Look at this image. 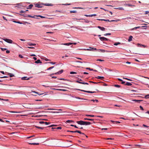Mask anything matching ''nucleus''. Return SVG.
Masks as SVG:
<instances>
[{
  "mask_svg": "<svg viewBox=\"0 0 149 149\" xmlns=\"http://www.w3.org/2000/svg\"><path fill=\"white\" fill-rule=\"evenodd\" d=\"M107 130V128H102L101 129V130Z\"/></svg>",
  "mask_w": 149,
  "mask_h": 149,
  "instance_id": "nucleus-62",
  "label": "nucleus"
},
{
  "mask_svg": "<svg viewBox=\"0 0 149 149\" xmlns=\"http://www.w3.org/2000/svg\"><path fill=\"white\" fill-rule=\"evenodd\" d=\"M36 127L37 128H38V129H41L42 130L44 128L43 127H39L38 126H36Z\"/></svg>",
  "mask_w": 149,
  "mask_h": 149,
  "instance_id": "nucleus-29",
  "label": "nucleus"
},
{
  "mask_svg": "<svg viewBox=\"0 0 149 149\" xmlns=\"http://www.w3.org/2000/svg\"><path fill=\"white\" fill-rule=\"evenodd\" d=\"M32 92H33V93H36L38 94L39 95H42V94H43V93H39V92H36V91H32Z\"/></svg>",
  "mask_w": 149,
  "mask_h": 149,
  "instance_id": "nucleus-15",
  "label": "nucleus"
},
{
  "mask_svg": "<svg viewBox=\"0 0 149 149\" xmlns=\"http://www.w3.org/2000/svg\"><path fill=\"white\" fill-rule=\"evenodd\" d=\"M39 123L40 124H43L45 123L46 125H48L49 124H50V123H47V122H39Z\"/></svg>",
  "mask_w": 149,
  "mask_h": 149,
  "instance_id": "nucleus-8",
  "label": "nucleus"
},
{
  "mask_svg": "<svg viewBox=\"0 0 149 149\" xmlns=\"http://www.w3.org/2000/svg\"><path fill=\"white\" fill-rule=\"evenodd\" d=\"M120 43L119 42H116V43H114L113 45H119V44H120Z\"/></svg>",
  "mask_w": 149,
  "mask_h": 149,
  "instance_id": "nucleus-31",
  "label": "nucleus"
},
{
  "mask_svg": "<svg viewBox=\"0 0 149 149\" xmlns=\"http://www.w3.org/2000/svg\"><path fill=\"white\" fill-rule=\"evenodd\" d=\"M37 16V17H40L41 18H45V17H44V16H42L40 15H39Z\"/></svg>",
  "mask_w": 149,
  "mask_h": 149,
  "instance_id": "nucleus-39",
  "label": "nucleus"
},
{
  "mask_svg": "<svg viewBox=\"0 0 149 149\" xmlns=\"http://www.w3.org/2000/svg\"><path fill=\"white\" fill-rule=\"evenodd\" d=\"M19 58H23V56H22V55H19Z\"/></svg>",
  "mask_w": 149,
  "mask_h": 149,
  "instance_id": "nucleus-52",
  "label": "nucleus"
},
{
  "mask_svg": "<svg viewBox=\"0 0 149 149\" xmlns=\"http://www.w3.org/2000/svg\"><path fill=\"white\" fill-rule=\"evenodd\" d=\"M35 16H31V15H28V17H32V18H35Z\"/></svg>",
  "mask_w": 149,
  "mask_h": 149,
  "instance_id": "nucleus-44",
  "label": "nucleus"
},
{
  "mask_svg": "<svg viewBox=\"0 0 149 149\" xmlns=\"http://www.w3.org/2000/svg\"><path fill=\"white\" fill-rule=\"evenodd\" d=\"M97 28L100 29V30L102 31H104L105 30V28H104L102 27H101L99 26H98Z\"/></svg>",
  "mask_w": 149,
  "mask_h": 149,
  "instance_id": "nucleus-14",
  "label": "nucleus"
},
{
  "mask_svg": "<svg viewBox=\"0 0 149 149\" xmlns=\"http://www.w3.org/2000/svg\"><path fill=\"white\" fill-rule=\"evenodd\" d=\"M20 13H26V11H24L23 10H21V11H20Z\"/></svg>",
  "mask_w": 149,
  "mask_h": 149,
  "instance_id": "nucleus-47",
  "label": "nucleus"
},
{
  "mask_svg": "<svg viewBox=\"0 0 149 149\" xmlns=\"http://www.w3.org/2000/svg\"><path fill=\"white\" fill-rule=\"evenodd\" d=\"M45 6H53V4H49V3H45L44 4Z\"/></svg>",
  "mask_w": 149,
  "mask_h": 149,
  "instance_id": "nucleus-21",
  "label": "nucleus"
},
{
  "mask_svg": "<svg viewBox=\"0 0 149 149\" xmlns=\"http://www.w3.org/2000/svg\"><path fill=\"white\" fill-rule=\"evenodd\" d=\"M115 9H119V10H124V8L122 7H119V8H116Z\"/></svg>",
  "mask_w": 149,
  "mask_h": 149,
  "instance_id": "nucleus-28",
  "label": "nucleus"
},
{
  "mask_svg": "<svg viewBox=\"0 0 149 149\" xmlns=\"http://www.w3.org/2000/svg\"><path fill=\"white\" fill-rule=\"evenodd\" d=\"M22 15L24 17H28V15H25L24 14H22V15Z\"/></svg>",
  "mask_w": 149,
  "mask_h": 149,
  "instance_id": "nucleus-50",
  "label": "nucleus"
},
{
  "mask_svg": "<svg viewBox=\"0 0 149 149\" xmlns=\"http://www.w3.org/2000/svg\"><path fill=\"white\" fill-rule=\"evenodd\" d=\"M89 82H90L93 83L95 84H98V83H99V82H93V81H89Z\"/></svg>",
  "mask_w": 149,
  "mask_h": 149,
  "instance_id": "nucleus-51",
  "label": "nucleus"
},
{
  "mask_svg": "<svg viewBox=\"0 0 149 149\" xmlns=\"http://www.w3.org/2000/svg\"><path fill=\"white\" fill-rule=\"evenodd\" d=\"M73 44L72 43L70 42L69 43H63L61 44L62 45H65L69 46Z\"/></svg>",
  "mask_w": 149,
  "mask_h": 149,
  "instance_id": "nucleus-12",
  "label": "nucleus"
},
{
  "mask_svg": "<svg viewBox=\"0 0 149 149\" xmlns=\"http://www.w3.org/2000/svg\"><path fill=\"white\" fill-rule=\"evenodd\" d=\"M84 120H94V119H93L92 118H90V117L88 118H84Z\"/></svg>",
  "mask_w": 149,
  "mask_h": 149,
  "instance_id": "nucleus-13",
  "label": "nucleus"
},
{
  "mask_svg": "<svg viewBox=\"0 0 149 149\" xmlns=\"http://www.w3.org/2000/svg\"><path fill=\"white\" fill-rule=\"evenodd\" d=\"M57 126V125H50V126H48V127H54V126Z\"/></svg>",
  "mask_w": 149,
  "mask_h": 149,
  "instance_id": "nucleus-37",
  "label": "nucleus"
},
{
  "mask_svg": "<svg viewBox=\"0 0 149 149\" xmlns=\"http://www.w3.org/2000/svg\"><path fill=\"white\" fill-rule=\"evenodd\" d=\"M74 132H77L80 134H81V132L80 131H79V130H76L75 131H74Z\"/></svg>",
  "mask_w": 149,
  "mask_h": 149,
  "instance_id": "nucleus-34",
  "label": "nucleus"
},
{
  "mask_svg": "<svg viewBox=\"0 0 149 149\" xmlns=\"http://www.w3.org/2000/svg\"><path fill=\"white\" fill-rule=\"evenodd\" d=\"M43 4H39L37 3L35 4V6L36 7H38V8H42L43 7Z\"/></svg>",
  "mask_w": 149,
  "mask_h": 149,
  "instance_id": "nucleus-3",
  "label": "nucleus"
},
{
  "mask_svg": "<svg viewBox=\"0 0 149 149\" xmlns=\"http://www.w3.org/2000/svg\"><path fill=\"white\" fill-rule=\"evenodd\" d=\"M78 124L81 125H88L91 124V123L89 122H77Z\"/></svg>",
  "mask_w": 149,
  "mask_h": 149,
  "instance_id": "nucleus-1",
  "label": "nucleus"
},
{
  "mask_svg": "<svg viewBox=\"0 0 149 149\" xmlns=\"http://www.w3.org/2000/svg\"><path fill=\"white\" fill-rule=\"evenodd\" d=\"M86 69H88L89 70H91V71H93V69H91L90 68H86Z\"/></svg>",
  "mask_w": 149,
  "mask_h": 149,
  "instance_id": "nucleus-43",
  "label": "nucleus"
},
{
  "mask_svg": "<svg viewBox=\"0 0 149 149\" xmlns=\"http://www.w3.org/2000/svg\"><path fill=\"white\" fill-rule=\"evenodd\" d=\"M127 5L129 7H132L134 6V5H132L131 4H127Z\"/></svg>",
  "mask_w": 149,
  "mask_h": 149,
  "instance_id": "nucleus-46",
  "label": "nucleus"
},
{
  "mask_svg": "<svg viewBox=\"0 0 149 149\" xmlns=\"http://www.w3.org/2000/svg\"><path fill=\"white\" fill-rule=\"evenodd\" d=\"M8 74L9 75L10 77H12L14 76V75L13 74L11 73H9Z\"/></svg>",
  "mask_w": 149,
  "mask_h": 149,
  "instance_id": "nucleus-30",
  "label": "nucleus"
},
{
  "mask_svg": "<svg viewBox=\"0 0 149 149\" xmlns=\"http://www.w3.org/2000/svg\"><path fill=\"white\" fill-rule=\"evenodd\" d=\"M97 61H104L103 60L100 59H97Z\"/></svg>",
  "mask_w": 149,
  "mask_h": 149,
  "instance_id": "nucleus-58",
  "label": "nucleus"
},
{
  "mask_svg": "<svg viewBox=\"0 0 149 149\" xmlns=\"http://www.w3.org/2000/svg\"><path fill=\"white\" fill-rule=\"evenodd\" d=\"M100 117H102V116H95V118L93 119H94V120H101L99 119V118Z\"/></svg>",
  "mask_w": 149,
  "mask_h": 149,
  "instance_id": "nucleus-7",
  "label": "nucleus"
},
{
  "mask_svg": "<svg viewBox=\"0 0 149 149\" xmlns=\"http://www.w3.org/2000/svg\"><path fill=\"white\" fill-rule=\"evenodd\" d=\"M104 21H106V22H110V21L109 19H104Z\"/></svg>",
  "mask_w": 149,
  "mask_h": 149,
  "instance_id": "nucleus-60",
  "label": "nucleus"
},
{
  "mask_svg": "<svg viewBox=\"0 0 149 149\" xmlns=\"http://www.w3.org/2000/svg\"><path fill=\"white\" fill-rule=\"evenodd\" d=\"M70 13H77V11L76 10H71L70 11Z\"/></svg>",
  "mask_w": 149,
  "mask_h": 149,
  "instance_id": "nucleus-33",
  "label": "nucleus"
},
{
  "mask_svg": "<svg viewBox=\"0 0 149 149\" xmlns=\"http://www.w3.org/2000/svg\"><path fill=\"white\" fill-rule=\"evenodd\" d=\"M28 44L30 46H35L36 45V44H34V43H28Z\"/></svg>",
  "mask_w": 149,
  "mask_h": 149,
  "instance_id": "nucleus-20",
  "label": "nucleus"
},
{
  "mask_svg": "<svg viewBox=\"0 0 149 149\" xmlns=\"http://www.w3.org/2000/svg\"><path fill=\"white\" fill-rule=\"evenodd\" d=\"M76 82L77 83H79L83 84H87V85H88V84L86 82H81L79 81H76Z\"/></svg>",
  "mask_w": 149,
  "mask_h": 149,
  "instance_id": "nucleus-11",
  "label": "nucleus"
},
{
  "mask_svg": "<svg viewBox=\"0 0 149 149\" xmlns=\"http://www.w3.org/2000/svg\"><path fill=\"white\" fill-rule=\"evenodd\" d=\"M125 85L131 86L132 85L131 83L129 82H127V83L125 84Z\"/></svg>",
  "mask_w": 149,
  "mask_h": 149,
  "instance_id": "nucleus-18",
  "label": "nucleus"
},
{
  "mask_svg": "<svg viewBox=\"0 0 149 149\" xmlns=\"http://www.w3.org/2000/svg\"><path fill=\"white\" fill-rule=\"evenodd\" d=\"M6 52L7 53H10V52L9 50H7L6 51Z\"/></svg>",
  "mask_w": 149,
  "mask_h": 149,
  "instance_id": "nucleus-63",
  "label": "nucleus"
},
{
  "mask_svg": "<svg viewBox=\"0 0 149 149\" xmlns=\"http://www.w3.org/2000/svg\"><path fill=\"white\" fill-rule=\"evenodd\" d=\"M111 123L110 124L111 126H112L114 124H118L120 123V122H111Z\"/></svg>",
  "mask_w": 149,
  "mask_h": 149,
  "instance_id": "nucleus-5",
  "label": "nucleus"
},
{
  "mask_svg": "<svg viewBox=\"0 0 149 149\" xmlns=\"http://www.w3.org/2000/svg\"><path fill=\"white\" fill-rule=\"evenodd\" d=\"M148 13H149V11H146L145 12V14H147Z\"/></svg>",
  "mask_w": 149,
  "mask_h": 149,
  "instance_id": "nucleus-64",
  "label": "nucleus"
},
{
  "mask_svg": "<svg viewBox=\"0 0 149 149\" xmlns=\"http://www.w3.org/2000/svg\"><path fill=\"white\" fill-rule=\"evenodd\" d=\"M55 90H58V91H67L66 90L63 89H55Z\"/></svg>",
  "mask_w": 149,
  "mask_h": 149,
  "instance_id": "nucleus-19",
  "label": "nucleus"
},
{
  "mask_svg": "<svg viewBox=\"0 0 149 149\" xmlns=\"http://www.w3.org/2000/svg\"><path fill=\"white\" fill-rule=\"evenodd\" d=\"M3 39L6 42L8 43H12L13 42V40L9 39L6 38Z\"/></svg>",
  "mask_w": 149,
  "mask_h": 149,
  "instance_id": "nucleus-2",
  "label": "nucleus"
},
{
  "mask_svg": "<svg viewBox=\"0 0 149 149\" xmlns=\"http://www.w3.org/2000/svg\"><path fill=\"white\" fill-rule=\"evenodd\" d=\"M56 129H62V127H58L56 128Z\"/></svg>",
  "mask_w": 149,
  "mask_h": 149,
  "instance_id": "nucleus-45",
  "label": "nucleus"
},
{
  "mask_svg": "<svg viewBox=\"0 0 149 149\" xmlns=\"http://www.w3.org/2000/svg\"><path fill=\"white\" fill-rule=\"evenodd\" d=\"M54 67V66H52V67H50L48 68L47 69V70H50L53 68Z\"/></svg>",
  "mask_w": 149,
  "mask_h": 149,
  "instance_id": "nucleus-36",
  "label": "nucleus"
},
{
  "mask_svg": "<svg viewBox=\"0 0 149 149\" xmlns=\"http://www.w3.org/2000/svg\"><path fill=\"white\" fill-rule=\"evenodd\" d=\"M132 101H134L136 102H137L138 103H140V102L142 101V100H133Z\"/></svg>",
  "mask_w": 149,
  "mask_h": 149,
  "instance_id": "nucleus-22",
  "label": "nucleus"
},
{
  "mask_svg": "<svg viewBox=\"0 0 149 149\" xmlns=\"http://www.w3.org/2000/svg\"><path fill=\"white\" fill-rule=\"evenodd\" d=\"M85 92L89 93H96V92L95 91H85Z\"/></svg>",
  "mask_w": 149,
  "mask_h": 149,
  "instance_id": "nucleus-27",
  "label": "nucleus"
},
{
  "mask_svg": "<svg viewBox=\"0 0 149 149\" xmlns=\"http://www.w3.org/2000/svg\"><path fill=\"white\" fill-rule=\"evenodd\" d=\"M1 49L3 51H4L6 50V48H1Z\"/></svg>",
  "mask_w": 149,
  "mask_h": 149,
  "instance_id": "nucleus-54",
  "label": "nucleus"
},
{
  "mask_svg": "<svg viewBox=\"0 0 149 149\" xmlns=\"http://www.w3.org/2000/svg\"><path fill=\"white\" fill-rule=\"evenodd\" d=\"M29 144L31 145H38L39 144L38 143H29Z\"/></svg>",
  "mask_w": 149,
  "mask_h": 149,
  "instance_id": "nucleus-25",
  "label": "nucleus"
},
{
  "mask_svg": "<svg viewBox=\"0 0 149 149\" xmlns=\"http://www.w3.org/2000/svg\"><path fill=\"white\" fill-rule=\"evenodd\" d=\"M45 60L46 61H50V60L49 59L47 58H45Z\"/></svg>",
  "mask_w": 149,
  "mask_h": 149,
  "instance_id": "nucleus-56",
  "label": "nucleus"
},
{
  "mask_svg": "<svg viewBox=\"0 0 149 149\" xmlns=\"http://www.w3.org/2000/svg\"><path fill=\"white\" fill-rule=\"evenodd\" d=\"M96 78H97V79H103L104 78V77H101V76H98L97 77H96Z\"/></svg>",
  "mask_w": 149,
  "mask_h": 149,
  "instance_id": "nucleus-26",
  "label": "nucleus"
},
{
  "mask_svg": "<svg viewBox=\"0 0 149 149\" xmlns=\"http://www.w3.org/2000/svg\"><path fill=\"white\" fill-rule=\"evenodd\" d=\"M139 107H140V109L141 110H143V107L141 106H140Z\"/></svg>",
  "mask_w": 149,
  "mask_h": 149,
  "instance_id": "nucleus-55",
  "label": "nucleus"
},
{
  "mask_svg": "<svg viewBox=\"0 0 149 149\" xmlns=\"http://www.w3.org/2000/svg\"><path fill=\"white\" fill-rule=\"evenodd\" d=\"M119 21H120V19H117L116 20H110V22H117Z\"/></svg>",
  "mask_w": 149,
  "mask_h": 149,
  "instance_id": "nucleus-35",
  "label": "nucleus"
},
{
  "mask_svg": "<svg viewBox=\"0 0 149 149\" xmlns=\"http://www.w3.org/2000/svg\"><path fill=\"white\" fill-rule=\"evenodd\" d=\"M114 86L115 87L117 88H119L120 87V86L118 85H114Z\"/></svg>",
  "mask_w": 149,
  "mask_h": 149,
  "instance_id": "nucleus-40",
  "label": "nucleus"
},
{
  "mask_svg": "<svg viewBox=\"0 0 149 149\" xmlns=\"http://www.w3.org/2000/svg\"><path fill=\"white\" fill-rule=\"evenodd\" d=\"M70 74H76L77 73V72H70Z\"/></svg>",
  "mask_w": 149,
  "mask_h": 149,
  "instance_id": "nucleus-42",
  "label": "nucleus"
},
{
  "mask_svg": "<svg viewBox=\"0 0 149 149\" xmlns=\"http://www.w3.org/2000/svg\"><path fill=\"white\" fill-rule=\"evenodd\" d=\"M111 35V33H106L105 34H104V36H107V35Z\"/></svg>",
  "mask_w": 149,
  "mask_h": 149,
  "instance_id": "nucleus-48",
  "label": "nucleus"
},
{
  "mask_svg": "<svg viewBox=\"0 0 149 149\" xmlns=\"http://www.w3.org/2000/svg\"><path fill=\"white\" fill-rule=\"evenodd\" d=\"M105 139H107V140H113V139H114L111 138H107Z\"/></svg>",
  "mask_w": 149,
  "mask_h": 149,
  "instance_id": "nucleus-53",
  "label": "nucleus"
},
{
  "mask_svg": "<svg viewBox=\"0 0 149 149\" xmlns=\"http://www.w3.org/2000/svg\"><path fill=\"white\" fill-rule=\"evenodd\" d=\"M90 48L91 49H86V50L87 51H93L94 50H97L96 48L90 47Z\"/></svg>",
  "mask_w": 149,
  "mask_h": 149,
  "instance_id": "nucleus-10",
  "label": "nucleus"
},
{
  "mask_svg": "<svg viewBox=\"0 0 149 149\" xmlns=\"http://www.w3.org/2000/svg\"><path fill=\"white\" fill-rule=\"evenodd\" d=\"M96 16V15L95 14L90 15V17H92L93 16Z\"/></svg>",
  "mask_w": 149,
  "mask_h": 149,
  "instance_id": "nucleus-41",
  "label": "nucleus"
},
{
  "mask_svg": "<svg viewBox=\"0 0 149 149\" xmlns=\"http://www.w3.org/2000/svg\"><path fill=\"white\" fill-rule=\"evenodd\" d=\"M99 38L100 40L102 41L104 40L107 41L109 40L108 39L104 37H100Z\"/></svg>",
  "mask_w": 149,
  "mask_h": 149,
  "instance_id": "nucleus-6",
  "label": "nucleus"
},
{
  "mask_svg": "<svg viewBox=\"0 0 149 149\" xmlns=\"http://www.w3.org/2000/svg\"><path fill=\"white\" fill-rule=\"evenodd\" d=\"M33 6V5L31 4L27 8V9H31L32 7Z\"/></svg>",
  "mask_w": 149,
  "mask_h": 149,
  "instance_id": "nucleus-24",
  "label": "nucleus"
},
{
  "mask_svg": "<svg viewBox=\"0 0 149 149\" xmlns=\"http://www.w3.org/2000/svg\"><path fill=\"white\" fill-rule=\"evenodd\" d=\"M31 77H29L27 78L26 77H24L21 78V79L22 80H29L30 79Z\"/></svg>",
  "mask_w": 149,
  "mask_h": 149,
  "instance_id": "nucleus-9",
  "label": "nucleus"
},
{
  "mask_svg": "<svg viewBox=\"0 0 149 149\" xmlns=\"http://www.w3.org/2000/svg\"><path fill=\"white\" fill-rule=\"evenodd\" d=\"M63 70H61L60 71H58V72H57L56 73H55L54 74L53 73V74H50V76H51V75H53L54 74H60L62 73L63 72Z\"/></svg>",
  "mask_w": 149,
  "mask_h": 149,
  "instance_id": "nucleus-4",
  "label": "nucleus"
},
{
  "mask_svg": "<svg viewBox=\"0 0 149 149\" xmlns=\"http://www.w3.org/2000/svg\"><path fill=\"white\" fill-rule=\"evenodd\" d=\"M140 27L139 26H138V27H134V28H133L132 30H134V29H138V28H140Z\"/></svg>",
  "mask_w": 149,
  "mask_h": 149,
  "instance_id": "nucleus-57",
  "label": "nucleus"
},
{
  "mask_svg": "<svg viewBox=\"0 0 149 149\" xmlns=\"http://www.w3.org/2000/svg\"><path fill=\"white\" fill-rule=\"evenodd\" d=\"M140 45V46H143L144 47H146V46L144 45H141V44H138V45Z\"/></svg>",
  "mask_w": 149,
  "mask_h": 149,
  "instance_id": "nucleus-49",
  "label": "nucleus"
},
{
  "mask_svg": "<svg viewBox=\"0 0 149 149\" xmlns=\"http://www.w3.org/2000/svg\"><path fill=\"white\" fill-rule=\"evenodd\" d=\"M145 98L148 99L149 98V94L145 96Z\"/></svg>",
  "mask_w": 149,
  "mask_h": 149,
  "instance_id": "nucleus-38",
  "label": "nucleus"
},
{
  "mask_svg": "<svg viewBox=\"0 0 149 149\" xmlns=\"http://www.w3.org/2000/svg\"><path fill=\"white\" fill-rule=\"evenodd\" d=\"M87 116H88V117H94V116H93V115H86Z\"/></svg>",
  "mask_w": 149,
  "mask_h": 149,
  "instance_id": "nucleus-59",
  "label": "nucleus"
},
{
  "mask_svg": "<svg viewBox=\"0 0 149 149\" xmlns=\"http://www.w3.org/2000/svg\"><path fill=\"white\" fill-rule=\"evenodd\" d=\"M119 119L118 120L119 121H122L123 120H126L125 119V118H119Z\"/></svg>",
  "mask_w": 149,
  "mask_h": 149,
  "instance_id": "nucleus-23",
  "label": "nucleus"
},
{
  "mask_svg": "<svg viewBox=\"0 0 149 149\" xmlns=\"http://www.w3.org/2000/svg\"><path fill=\"white\" fill-rule=\"evenodd\" d=\"M132 38L133 37L132 36H130L129 37L128 41L129 42L132 41Z\"/></svg>",
  "mask_w": 149,
  "mask_h": 149,
  "instance_id": "nucleus-16",
  "label": "nucleus"
},
{
  "mask_svg": "<svg viewBox=\"0 0 149 149\" xmlns=\"http://www.w3.org/2000/svg\"><path fill=\"white\" fill-rule=\"evenodd\" d=\"M50 63V64H56V62H48V63Z\"/></svg>",
  "mask_w": 149,
  "mask_h": 149,
  "instance_id": "nucleus-32",
  "label": "nucleus"
},
{
  "mask_svg": "<svg viewBox=\"0 0 149 149\" xmlns=\"http://www.w3.org/2000/svg\"><path fill=\"white\" fill-rule=\"evenodd\" d=\"M35 63H42L41 61H40V59H38L37 61H36L35 62Z\"/></svg>",
  "mask_w": 149,
  "mask_h": 149,
  "instance_id": "nucleus-17",
  "label": "nucleus"
},
{
  "mask_svg": "<svg viewBox=\"0 0 149 149\" xmlns=\"http://www.w3.org/2000/svg\"><path fill=\"white\" fill-rule=\"evenodd\" d=\"M3 19L4 20H6V21H7V19H6V17H5L4 16H3Z\"/></svg>",
  "mask_w": 149,
  "mask_h": 149,
  "instance_id": "nucleus-61",
  "label": "nucleus"
}]
</instances>
